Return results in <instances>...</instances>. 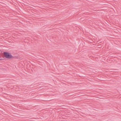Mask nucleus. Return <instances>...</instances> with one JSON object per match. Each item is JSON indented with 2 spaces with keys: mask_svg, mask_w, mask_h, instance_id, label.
<instances>
[{
  "mask_svg": "<svg viewBox=\"0 0 121 121\" xmlns=\"http://www.w3.org/2000/svg\"><path fill=\"white\" fill-rule=\"evenodd\" d=\"M4 55L5 57L8 59H17V56H13L11 53L7 52H4Z\"/></svg>",
  "mask_w": 121,
  "mask_h": 121,
  "instance_id": "obj_1",
  "label": "nucleus"
},
{
  "mask_svg": "<svg viewBox=\"0 0 121 121\" xmlns=\"http://www.w3.org/2000/svg\"><path fill=\"white\" fill-rule=\"evenodd\" d=\"M72 108H73L72 107H70V109H73Z\"/></svg>",
  "mask_w": 121,
  "mask_h": 121,
  "instance_id": "obj_2",
  "label": "nucleus"
},
{
  "mask_svg": "<svg viewBox=\"0 0 121 121\" xmlns=\"http://www.w3.org/2000/svg\"><path fill=\"white\" fill-rule=\"evenodd\" d=\"M3 59H2L1 58V57H0V60H2Z\"/></svg>",
  "mask_w": 121,
  "mask_h": 121,
  "instance_id": "obj_3",
  "label": "nucleus"
},
{
  "mask_svg": "<svg viewBox=\"0 0 121 121\" xmlns=\"http://www.w3.org/2000/svg\"><path fill=\"white\" fill-rule=\"evenodd\" d=\"M14 107H15L16 108V107H17V106H14Z\"/></svg>",
  "mask_w": 121,
  "mask_h": 121,
  "instance_id": "obj_4",
  "label": "nucleus"
},
{
  "mask_svg": "<svg viewBox=\"0 0 121 121\" xmlns=\"http://www.w3.org/2000/svg\"><path fill=\"white\" fill-rule=\"evenodd\" d=\"M15 108V109H16V108Z\"/></svg>",
  "mask_w": 121,
  "mask_h": 121,
  "instance_id": "obj_5",
  "label": "nucleus"
},
{
  "mask_svg": "<svg viewBox=\"0 0 121 121\" xmlns=\"http://www.w3.org/2000/svg\"><path fill=\"white\" fill-rule=\"evenodd\" d=\"M61 106H64V105H61Z\"/></svg>",
  "mask_w": 121,
  "mask_h": 121,
  "instance_id": "obj_6",
  "label": "nucleus"
},
{
  "mask_svg": "<svg viewBox=\"0 0 121 121\" xmlns=\"http://www.w3.org/2000/svg\"><path fill=\"white\" fill-rule=\"evenodd\" d=\"M18 107H20V106H18Z\"/></svg>",
  "mask_w": 121,
  "mask_h": 121,
  "instance_id": "obj_7",
  "label": "nucleus"
}]
</instances>
